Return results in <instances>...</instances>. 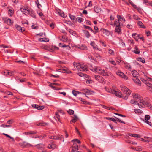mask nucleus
<instances>
[{"instance_id": "f257e3e1", "label": "nucleus", "mask_w": 152, "mask_h": 152, "mask_svg": "<svg viewBox=\"0 0 152 152\" xmlns=\"http://www.w3.org/2000/svg\"><path fill=\"white\" fill-rule=\"evenodd\" d=\"M73 65L74 67H76L77 70L80 71H86L88 70L87 67L83 64H80L79 63L74 62Z\"/></svg>"}, {"instance_id": "f03ea898", "label": "nucleus", "mask_w": 152, "mask_h": 152, "mask_svg": "<svg viewBox=\"0 0 152 152\" xmlns=\"http://www.w3.org/2000/svg\"><path fill=\"white\" fill-rule=\"evenodd\" d=\"M93 69L95 72L104 76H108L109 75V73L107 72H105L100 67L95 66L94 68Z\"/></svg>"}, {"instance_id": "7ed1b4c3", "label": "nucleus", "mask_w": 152, "mask_h": 152, "mask_svg": "<svg viewBox=\"0 0 152 152\" xmlns=\"http://www.w3.org/2000/svg\"><path fill=\"white\" fill-rule=\"evenodd\" d=\"M120 87L121 91L123 92L124 94L127 95H130L131 91L130 89L127 88V87L125 86H121Z\"/></svg>"}, {"instance_id": "20e7f679", "label": "nucleus", "mask_w": 152, "mask_h": 152, "mask_svg": "<svg viewBox=\"0 0 152 152\" xmlns=\"http://www.w3.org/2000/svg\"><path fill=\"white\" fill-rule=\"evenodd\" d=\"M116 74L117 75L123 78L125 80H127L128 79V77L124 75L123 72H121L120 70H118L117 72H116Z\"/></svg>"}, {"instance_id": "39448f33", "label": "nucleus", "mask_w": 152, "mask_h": 152, "mask_svg": "<svg viewBox=\"0 0 152 152\" xmlns=\"http://www.w3.org/2000/svg\"><path fill=\"white\" fill-rule=\"evenodd\" d=\"M110 91H109V92H111V93L115 94L116 96L118 97H121V95H122L121 92L119 91H115L114 90H112L111 89H110Z\"/></svg>"}, {"instance_id": "423d86ee", "label": "nucleus", "mask_w": 152, "mask_h": 152, "mask_svg": "<svg viewBox=\"0 0 152 152\" xmlns=\"http://www.w3.org/2000/svg\"><path fill=\"white\" fill-rule=\"evenodd\" d=\"M19 145L22 148H25L27 146H31L32 145L25 141L20 142L19 143Z\"/></svg>"}, {"instance_id": "0eeeda50", "label": "nucleus", "mask_w": 152, "mask_h": 152, "mask_svg": "<svg viewBox=\"0 0 152 152\" xmlns=\"http://www.w3.org/2000/svg\"><path fill=\"white\" fill-rule=\"evenodd\" d=\"M145 102L143 101L142 99H141L140 101L137 102V104L139 106V107L140 108H142L143 107H145Z\"/></svg>"}, {"instance_id": "6e6552de", "label": "nucleus", "mask_w": 152, "mask_h": 152, "mask_svg": "<svg viewBox=\"0 0 152 152\" xmlns=\"http://www.w3.org/2000/svg\"><path fill=\"white\" fill-rule=\"evenodd\" d=\"M21 11L26 15H28L30 13V10H27L25 7H23L20 8Z\"/></svg>"}, {"instance_id": "1a4fd4ad", "label": "nucleus", "mask_w": 152, "mask_h": 152, "mask_svg": "<svg viewBox=\"0 0 152 152\" xmlns=\"http://www.w3.org/2000/svg\"><path fill=\"white\" fill-rule=\"evenodd\" d=\"M133 99H134L136 101L138 102L141 99L140 96L138 94H132Z\"/></svg>"}, {"instance_id": "9d476101", "label": "nucleus", "mask_w": 152, "mask_h": 152, "mask_svg": "<svg viewBox=\"0 0 152 152\" xmlns=\"http://www.w3.org/2000/svg\"><path fill=\"white\" fill-rule=\"evenodd\" d=\"M66 29L71 34L74 36L76 37H77V35L75 31H73V30L69 28H66Z\"/></svg>"}, {"instance_id": "9b49d317", "label": "nucleus", "mask_w": 152, "mask_h": 152, "mask_svg": "<svg viewBox=\"0 0 152 152\" xmlns=\"http://www.w3.org/2000/svg\"><path fill=\"white\" fill-rule=\"evenodd\" d=\"M49 86H50L54 90H56L57 88V83L54 82L49 83Z\"/></svg>"}, {"instance_id": "f8f14e48", "label": "nucleus", "mask_w": 152, "mask_h": 152, "mask_svg": "<svg viewBox=\"0 0 152 152\" xmlns=\"http://www.w3.org/2000/svg\"><path fill=\"white\" fill-rule=\"evenodd\" d=\"M121 26H116L115 31L118 34H121Z\"/></svg>"}, {"instance_id": "ddd939ff", "label": "nucleus", "mask_w": 152, "mask_h": 152, "mask_svg": "<svg viewBox=\"0 0 152 152\" xmlns=\"http://www.w3.org/2000/svg\"><path fill=\"white\" fill-rule=\"evenodd\" d=\"M58 13L59 15L63 18H65L66 17V15H65L64 12L58 9Z\"/></svg>"}, {"instance_id": "4468645a", "label": "nucleus", "mask_w": 152, "mask_h": 152, "mask_svg": "<svg viewBox=\"0 0 152 152\" xmlns=\"http://www.w3.org/2000/svg\"><path fill=\"white\" fill-rule=\"evenodd\" d=\"M78 147L77 145L75 144H73V145L72 148V150L71 152H75V151L77 150H78Z\"/></svg>"}, {"instance_id": "2eb2a0df", "label": "nucleus", "mask_w": 152, "mask_h": 152, "mask_svg": "<svg viewBox=\"0 0 152 152\" xmlns=\"http://www.w3.org/2000/svg\"><path fill=\"white\" fill-rule=\"evenodd\" d=\"M133 80L134 83L137 84L138 85L140 86L141 82L138 79L137 77L133 78Z\"/></svg>"}, {"instance_id": "dca6fc26", "label": "nucleus", "mask_w": 152, "mask_h": 152, "mask_svg": "<svg viewBox=\"0 0 152 152\" xmlns=\"http://www.w3.org/2000/svg\"><path fill=\"white\" fill-rule=\"evenodd\" d=\"M132 74L133 77V78L138 77L139 76L138 73L135 70L132 71Z\"/></svg>"}, {"instance_id": "f3484780", "label": "nucleus", "mask_w": 152, "mask_h": 152, "mask_svg": "<svg viewBox=\"0 0 152 152\" xmlns=\"http://www.w3.org/2000/svg\"><path fill=\"white\" fill-rule=\"evenodd\" d=\"M82 31L87 38H89L90 37L91 35L88 31L83 30Z\"/></svg>"}, {"instance_id": "a211bd4d", "label": "nucleus", "mask_w": 152, "mask_h": 152, "mask_svg": "<svg viewBox=\"0 0 152 152\" xmlns=\"http://www.w3.org/2000/svg\"><path fill=\"white\" fill-rule=\"evenodd\" d=\"M117 18L119 20V21H121L123 23H124L125 21V20L124 18L123 17H122L119 15H117Z\"/></svg>"}, {"instance_id": "6ab92c4d", "label": "nucleus", "mask_w": 152, "mask_h": 152, "mask_svg": "<svg viewBox=\"0 0 152 152\" xmlns=\"http://www.w3.org/2000/svg\"><path fill=\"white\" fill-rule=\"evenodd\" d=\"M64 113V112L63 111H62L60 110H58V118H57L59 122H60L61 123V120H60V116L59 115V113H60L61 114H63Z\"/></svg>"}, {"instance_id": "aec40b11", "label": "nucleus", "mask_w": 152, "mask_h": 152, "mask_svg": "<svg viewBox=\"0 0 152 152\" xmlns=\"http://www.w3.org/2000/svg\"><path fill=\"white\" fill-rule=\"evenodd\" d=\"M39 40L41 42H48L49 41V39L48 38L44 37L43 38H39Z\"/></svg>"}, {"instance_id": "412c9836", "label": "nucleus", "mask_w": 152, "mask_h": 152, "mask_svg": "<svg viewBox=\"0 0 152 152\" xmlns=\"http://www.w3.org/2000/svg\"><path fill=\"white\" fill-rule=\"evenodd\" d=\"M58 140H60L61 142H59V144H60L61 142H63L64 141V138L63 136L62 135H58Z\"/></svg>"}, {"instance_id": "4be33fe9", "label": "nucleus", "mask_w": 152, "mask_h": 152, "mask_svg": "<svg viewBox=\"0 0 152 152\" xmlns=\"http://www.w3.org/2000/svg\"><path fill=\"white\" fill-rule=\"evenodd\" d=\"M15 26L17 30L23 32V31H24L25 30V29L24 28H22L19 25H16Z\"/></svg>"}, {"instance_id": "5701e85b", "label": "nucleus", "mask_w": 152, "mask_h": 152, "mask_svg": "<svg viewBox=\"0 0 152 152\" xmlns=\"http://www.w3.org/2000/svg\"><path fill=\"white\" fill-rule=\"evenodd\" d=\"M59 46L60 47H61V48H64L66 47L67 48H68V49H69L70 48V47L69 45H66L65 44H64L63 43H59Z\"/></svg>"}, {"instance_id": "b1692460", "label": "nucleus", "mask_w": 152, "mask_h": 152, "mask_svg": "<svg viewBox=\"0 0 152 152\" xmlns=\"http://www.w3.org/2000/svg\"><path fill=\"white\" fill-rule=\"evenodd\" d=\"M5 22L9 25H10L13 23L12 21L10 18H6Z\"/></svg>"}, {"instance_id": "393cba45", "label": "nucleus", "mask_w": 152, "mask_h": 152, "mask_svg": "<svg viewBox=\"0 0 152 152\" xmlns=\"http://www.w3.org/2000/svg\"><path fill=\"white\" fill-rule=\"evenodd\" d=\"M137 23L140 28H145V26L143 24L142 22L140 21H137Z\"/></svg>"}, {"instance_id": "a878e982", "label": "nucleus", "mask_w": 152, "mask_h": 152, "mask_svg": "<svg viewBox=\"0 0 152 152\" xmlns=\"http://www.w3.org/2000/svg\"><path fill=\"white\" fill-rule=\"evenodd\" d=\"M124 67L125 68L129 70H131V67L130 65L128 63H124Z\"/></svg>"}, {"instance_id": "bb28decb", "label": "nucleus", "mask_w": 152, "mask_h": 152, "mask_svg": "<svg viewBox=\"0 0 152 152\" xmlns=\"http://www.w3.org/2000/svg\"><path fill=\"white\" fill-rule=\"evenodd\" d=\"M114 25H116V26H121V22L118 19L115 20Z\"/></svg>"}, {"instance_id": "cd10ccee", "label": "nucleus", "mask_w": 152, "mask_h": 152, "mask_svg": "<svg viewBox=\"0 0 152 152\" xmlns=\"http://www.w3.org/2000/svg\"><path fill=\"white\" fill-rule=\"evenodd\" d=\"M78 119L76 115H74L73 117V119L70 121V122H72L74 123H75L77 121Z\"/></svg>"}, {"instance_id": "c85d7f7f", "label": "nucleus", "mask_w": 152, "mask_h": 152, "mask_svg": "<svg viewBox=\"0 0 152 152\" xmlns=\"http://www.w3.org/2000/svg\"><path fill=\"white\" fill-rule=\"evenodd\" d=\"M91 45L93 47L94 49H97V45L94 42H91L90 43Z\"/></svg>"}, {"instance_id": "c756f323", "label": "nucleus", "mask_w": 152, "mask_h": 152, "mask_svg": "<svg viewBox=\"0 0 152 152\" xmlns=\"http://www.w3.org/2000/svg\"><path fill=\"white\" fill-rule=\"evenodd\" d=\"M82 91L85 94L88 95L91 94L90 91L88 89H83Z\"/></svg>"}, {"instance_id": "7c9ffc66", "label": "nucleus", "mask_w": 152, "mask_h": 152, "mask_svg": "<svg viewBox=\"0 0 152 152\" xmlns=\"http://www.w3.org/2000/svg\"><path fill=\"white\" fill-rule=\"evenodd\" d=\"M60 39L62 41L66 42L67 40V37L65 35L62 36L61 38Z\"/></svg>"}, {"instance_id": "2f4dec72", "label": "nucleus", "mask_w": 152, "mask_h": 152, "mask_svg": "<svg viewBox=\"0 0 152 152\" xmlns=\"http://www.w3.org/2000/svg\"><path fill=\"white\" fill-rule=\"evenodd\" d=\"M132 36L137 41L138 40L139 38L138 37L139 35L136 33H133L132 34Z\"/></svg>"}, {"instance_id": "473e14b6", "label": "nucleus", "mask_w": 152, "mask_h": 152, "mask_svg": "<svg viewBox=\"0 0 152 152\" xmlns=\"http://www.w3.org/2000/svg\"><path fill=\"white\" fill-rule=\"evenodd\" d=\"M36 133L34 131H30L24 132L23 134L25 135L32 134H35Z\"/></svg>"}, {"instance_id": "72a5a7b5", "label": "nucleus", "mask_w": 152, "mask_h": 152, "mask_svg": "<svg viewBox=\"0 0 152 152\" xmlns=\"http://www.w3.org/2000/svg\"><path fill=\"white\" fill-rule=\"evenodd\" d=\"M16 72V71L15 70L13 71H9L8 75L10 76H13L14 75L15 73Z\"/></svg>"}, {"instance_id": "f704fd0d", "label": "nucleus", "mask_w": 152, "mask_h": 152, "mask_svg": "<svg viewBox=\"0 0 152 152\" xmlns=\"http://www.w3.org/2000/svg\"><path fill=\"white\" fill-rule=\"evenodd\" d=\"M56 146L54 144H50L48 145V148L49 149H54L55 148Z\"/></svg>"}, {"instance_id": "c9c22d12", "label": "nucleus", "mask_w": 152, "mask_h": 152, "mask_svg": "<svg viewBox=\"0 0 152 152\" xmlns=\"http://www.w3.org/2000/svg\"><path fill=\"white\" fill-rule=\"evenodd\" d=\"M129 135L132 137H140V135L137 134H129Z\"/></svg>"}, {"instance_id": "e433bc0d", "label": "nucleus", "mask_w": 152, "mask_h": 152, "mask_svg": "<svg viewBox=\"0 0 152 152\" xmlns=\"http://www.w3.org/2000/svg\"><path fill=\"white\" fill-rule=\"evenodd\" d=\"M104 79L101 76H100L99 78V79L98 80V81L100 83H105V82H104Z\"/></svg>"}, {"instance_id": "4c0bfd02", "label": "nucleus", "mask_w": 152, "mask_h": 152, "mask_svg": "<svg viewBox=\"0 0 152 152\" xmlns=\"http://www.w3.org/2000/svg\"><path fill=\"white\" fill-rule=\"evenodd\" d=\"M58 72H65L66 70L62 67L61 69H59L58 68Z\"/></svg>"}, {"instance_id": "58836bf2", "label": "nucleus", "mask_w": 152, "mask_h": 152, "mask_svg": "<svg viewBox=\"0 0 152 152\" xmlns=\"http://www.w3.org/2000/svg\"><path fill=\"white\" fill-rule=\"evenodd\" d=\"M47 124V123H43V122H40L37 124V125L38 126H45Z\"/></svg>"}, {"instance_id": "ea45409f", "label": "nucleus", "mask_w": 152, "mask_h": 152, "mask_svg": "<svg viewBox=\"0 0 152 152\" xmlns=\"http://www.w3.org/2000/svg\"><path fill=\"white\" fill-rule=\"evenodd\" d=\"M104 33L107 36H109L110 34V32L107 30L104 29Z\"/></svg>"}, {"instance_id": "a19ab883", "label": "nucleus", "mask_w": 152, "mask_h": 152, "mask_svg": "<svg viewBox=\"0 0 152 152\" xmlns=\"http://www.w3.org/2000/svg\"><path fill=\"white\" fill-rule=\"evenodd\" d=\"M79 48L80 49L83 50L86 49L87 48V47L85 45H80Z\"/></svg>"}, {"instance_id": "79ce46f5", "label": "nucleus", "mask_w": 152, "mask_h": 152, "mask_svg": "<svg viewBox=\"0 0 152 152\" xmlns=\"http://www.w3.org/2000/svg\"><path fill=\"white\" fill-rule=\"evenodd\" d=\"M108 53L110 55H114V51L111 49L108 50Z\"/></svg>"}, {"instance_id": "37998d69", "label": "nucleus", "mask_w": 152, "mask_h": 152, "mask_svg": "<svg viewBox=\"0 0 152 152\" xmlns=\"http://www.w3.org/2000/svg\"><path fill=\"white\" fill-rule=\"evenodd\" d=\"M140 13H142V9L140 7H138L136 6V7H134Z\"/></svg>"}, {"instance_id": "c03bdc74", "label": "nucleus", "mask_w": 152, "mask_h": 152, "mask_svg": "<svg viewBox=\"0 0 152 152\" xmlns=\"http://www.w3.org/2000/svg\"><path fill=\"white\" fill-rule=\"evenodd\" d=\"M137 60L138 61L141 62L142 63H144L145 62L144 59V58H142L140 57L138 58Z\"/></svg>"}, {"instance_id": "a18cd8bd", "label": "nucleus", "mask_w": 152, "mask_h": 152, "mask_svg": "<svg viewBox=\"0 0 152 152\" xmlns=\"http://www.w3.org/2000/svg\"><path fill=\"white\" fill-rule=\"evenodd\" d=\"M2 134H3V135L6 136L7 137H8V138H10V139H12L13 141H15L14 138L13 137H11L10 135H8V134H6L4 133H3Z\"/></svg>"}, {"instance_id": "49530a36", "label": "nucleus", "mask_w": 152, "mask_h": 152, "mask_svg": "<svg viewBox=\"0 0 152 152\" xmlns=\"http://www.w3.org/2000/svg\"><path fill=\"white\" fill-rule=\"evenodd\" d=\"M9 71L7 70H4L2 72V74L5 75H8Z\"/></svg>"}, {"instance_id": "de8ad7c7", "label": "nucleus", "mask_w": 152, "mask_h": 152, "mask_svg": "<svg viewBox=\"0 0 152 152\" xmlns=\"http://www.w3.org/2000/svg\"><path fill=\"white\" fill-rule=\"evenodd\" d=\"M135 150L136 151H142V148L141 147H139L137 148H135Z\"/></svg>"}, {"instance_id": "09e8293b", "label": "nucleus", "mask_w": 152, "mask_h": 152, "mask_svg": "<svg viewBox=\"0 0 152 152\" xmlns=\"http://www.w3.org/2000/svg\"><path fill=\"white\" fill-rule=\"evenodd\" d=\"M69 16L70 19L72 20H74L76 19L75 17L73 15L69 14Z\"/></svg>"}, {"instance_id": "8fccbe9b", "label": "nucleus", "mask_w": 152, "mask_h": 152, "mask_svg": "<svg viewBox=\"0 0 152 152\" xmlns=\"http://www.w3.org/2000/svg\"><path fill=\"white\" fill-rule=\"evenodd\" d=\"M130 103L132 104L134 103L137 104V102L136 101V100H135L133 98V99H132L130 101Z\"/></svg>"}, {"instance_id": "3c124183", "label": "nucleus", "mask_w": 152, "mask_h": 152, "mask_svg": "<svg viewBox=\"0 0 152 152\" xmlns=\"http://www.w3.org/2000/svg\"><path fill=\"white\" fill-rule=\"evenodd\" d=\"M145 106H146L148 107H149L151 110V109H152V105H151V104L149 103L148 102H145Z\"/></svg>"}, {"instance_id": "603ef678", "label": "nucleus", "mask_w": 152, "mask_h": 152, "mask_svg": "<svg viewBox=\"0 0 152 152\" xmlns=\"http://www.w3.org/2000/svg\"><path fill=\"white\" fill-rule=\"evenodd\" d=\"M109 61L114 65H116V63L115 61L113 60L110 59L109 60Z\"/></svg>"}, {"instance_id": "864d4df0", "label": "nucleus", "mask_w": 152, "mask_h": 152, "mask_svg": "<svg viewBox=\"0 0 152 152\" xmlns=\"http://www.w3.org/2000/svg\"><path fill=\"white\" fill-rule=\"evenodd\" d=\"M72 93L74 95L76 96L78 94H79L80 93L79 92H77V91H75L74 90H73L72 91Z\"/></svg>"}, {"instance_id": "5fc2aeb1", "label": "nucleus", "mask_w": 152, "mask_h": 152, "mask_svg": "<svg viewBox=\"0 0 152 152\" xmlns=\"http://www.w3.org/2000/svg\"><path fill=\"white\" fill-rule=\"evenodd\" d=\"M134 111L136 113H142L141 110L139 109H135Z\"/></svg>"}, {"instance_id": "6e6d98bb", "label": "nucleus", "mask_w": 152, "mask_h": 152, "mask_svg": "<svg viewBox=\"0 0 152 152\" xmlns=\"http://www.w3.org/2000/svg\"><path fill=\"white\" fill-rule=\"evenodd\" d=\"M15 79L17 81H19L20 82H24L25 81V79H18L17 77H15Z\"/></svg>"}, {"instance_id": "4d7b16f0", "label": "nucleus", "mask_w": 152, "mask_h": 152, "mask_svg": "<svg viewBox=\"0 0 152 152\" xmlns=\"http://www.w3.org/2000/svg\"><path fill=\"white\" fill-rule=\"evenodd\" d=\"M129 2L134 8L136 7V5L134 4L130 0H129Z\"/></svg>"}, {"instance_id": "13d9d810", "label": "nucleus", "mask_w": 152, "mask_h": 152, "mask_svg": "<svg viewBox=\"0 0 152 152\" xmlns=\"http://www.w3.org/2000/svg\"><path fill=\"white\" fill-rule=\"evenodd\" d=\"M146 84L147 86H148L149 88L152 89V84L149 83V82H148Z\"/></svg>"}, {"instance_id": "bf43d9fd", "label": "nucleus", "mask_w": 152, "mask_h": 152, "mask_svg": "<svg viewBox=\"0 0 152 152\" xmlns=\"http://www.w3.org/2000/svg\"><path fill=\"white\" fill-rule=\"evenodd\" d=\"M133 18L136 20H138L140 19V18L137 15H134L133 16Z\"/></svg>"}, {"instance_id": "052dcab7", "label": "nucleus", "mask_w": 152, "mask_h": 152, "mask_svg": "<svg viewBox=\"0 0 152 152\" xmlns=\"http://www.w3.org/2000/svg\"><path fill=\"white\" fill-rule=\"evenodd\" d=\"M68 113L70 115H72L74 114V111L70 109L68 111Z\"/></svg>"}, {"instance_id": "680f3d73", "label": "nucleus", "mask_w": 152, "mask_h": 152, "mask_svg": "<svg viewBox=\"0 0 152 152\" xmlns=\"http://www.w3.org/2000/svg\"><path fill=\"white\" fill-rule=\"evenodd\" d=\"M150 116L148 115H146L145 117V119L146 121H148L150 119Z\"/></svg>"}, {"instance_id": "e2e57ef3", "label": "nucleus", "mask_w": 152, "mask_h": 152, "mask_svg": "<svg viewBox=\"0 0 152 152\" xmlns=\"http://www.w3.org/2000/svg\"><path fill=\"white\" fill-rule=\"evenodd\" d=\"M115 118L116 119V122H117V121H118L122 123L125 124V122L124 121H121L116 117H115Z\"/></svg>"}, {"instance_id": "0e129e2a", "label": "nucleus", "mask_w": 152, "mask_h": 152, "mask_svg": "<svg viewBox=\"0 0 152 152\" xmlns=\"http://www.w3.org/2000/svg\"><path fill=\"white\" fill-rule=\"evenodd\" d=\"M100 77V76L99 75H95L94 76V77L95 78V79L96 80H97L98 81V80L99 79V78Z\"/></svg>"}, {"instance_id": "69168bd1", "label": "nucleus", "mask_w": 152, "mask_h": 152, "mask_svg": "<svg viewBox=\"0 0 152 152\" xmlns=\"http://www.w3.org/2000/svg\"><path fill=\"white\" fill-rule=\"evenodd\" d=\"M39 105L36 104H33L32 105L33 108L38 109Z\"/></svg>"}, {"instance_id": "338daca9", "label": "nucleus", "mask_w": 152, "mask_h": 152, "mask_svg": "<svg viewBox=\"0 0 152 152\" xmlns=\"http://www.w3.org/2000/svg\"><path fill=\"white\" fill-rule=\"evenodd\" d=\"M134 52L136 54H139L140 53V52L138 48H136V50H134Z\"/></svg>"}, {"instance_id": "774afa93", "label": "nucleus", "mask_w": 152, "mask_h": 152, "mask_svg": "<svg viewBox=\"0 0 152 152\" xmlns=\"http://www.w3.org/2000/svg\"><path fill=\"white\" fill-rule=\"evenodd\" d=\"M44 108V107L43 106H39L38 110H41Z\"/></svg>"}]
</instances>
